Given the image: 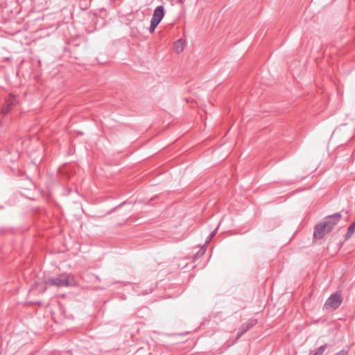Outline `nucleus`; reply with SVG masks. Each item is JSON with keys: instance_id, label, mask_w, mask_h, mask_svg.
Returning a JSON list of instances; mask_svg holds the SVG:
<instances>
[{"instance_id": "f257e3e1", "label": "nucleus", "mask_w": 355, "mask_h": 355, "mask_svg": "<svg viewBox=\"0 0 355 355\" xmlns=\"http://www.w3.org/2000/svg\"><path fill=\"white\" fill-rule=\"evenodd\" d=\"M44 283L46 285L56 287H69L78 285L74 276L70 273H62L56 277L48 278Z\"/></svg>"}, {"instance_id": "f03ea898", "label": "nucleus", "mask_w": 355, "mask_h": 355, "mask_svg": "<svg viewBox=\"0 0 355 355\" xmlns=\"http://www.w3.org/2000/svg\"><path fill=\"white\" fill-rule=\"evenodd\" d=\"M343 297L340 291H336L331 294L326 300L323 309L334 311L342 304Z\"/></svg>"}, {"instance_id": "7ed1b4c3", "label": "nucleus", "mask_w": 355, "mask_h": 355, "mask_svg": "<svg viewBox=\"0 0 355 355\" xmlns=\"http://www.w3.org/2000/svg\"><path fill=\"white\" fill-rule=\"evenodd\" d=\"M340 218V213H335L326 217L323 223L326 225L327 230H329L331 232L333 227L338 223Z\"/></svg>"}, {"instance_id": "20e7f679", "label": "nucleus", "mask_w": 355, "mask_h": 355, "mask_svg": "<svg viewBox=\"0 0 355 355\" xmlns=\"http://www.w3.org/2000/svg\"><path fill=\"white\" fill-rule=\"evenodd\" d=\"M330 230H327L326 225L323 222L316 225L313 232V237L315 239H320L323 238L326 233L329 232Z\"/></svg>"}, {"instance_id": "39448f33", "label": "nucleus", "mask_w": 355, "mask_h": 355, "mask_svg": "<svg viewBox=\"0 0 355 355\" xmlns=\"http://www.w3.org/2000/svg\"><path fill=\"white\" fill-rule=\"evenodd\" d=\"M257 323V319H250L245 323L243 324L241 328V331L238 332V334L236 336V340L239 339L246 331L250 329Z\"/></svg>"}, {"instance_id": "423d86ee", "label": "nucleus", "mask_w": 355, "mask_h": 355, "mask_svg": "<svg viewBox=\"0 0 355 355\" xmlns=\"http://www.w3.org/2000/svg\"><path fill=\"white\" fill-rule=\"evenodd\" d=\"M164 8L163 6H158L156 7L153 12L151 20L155 21L157 23H160L164 16Z\"/></svg>"}, {"instance_id": "0eeeda50", "label": "nucleus", "mask_w": 355, "mask_h": 355, "mask_svg": "<svg viewBox=\"0 0 355 355\" xmlns=\"http://www.w3.org/2000/svg\"><path fill=\"white\" fill-rule=\"evenodd\" d=\"M15 101V97L13 95L10 94L8 98L6 100V106L4 107L3 108H2V110H1L2 113L3 114H6L10 112L12 107L14 105Z\"/></svg>"}, {"instance_id": "6e6552de", "label": "nucleus", "mask_w": 355, "mask_h": 355, "mask_svg": "<svg viewBox=\"0 0 355 355\" xmlns=\"http://www.w3.org/2000/svg\"><path fill=\"white\" fill-rule=\"evenodd\" d=\"M175 52L178 53H180L184 51V42L182 39H179L175 43L174 46Z\"/></svg>"}, {"instance_id": "1a4fd4ad", "label": "nucleus", "mask_w": 355, "mask_h": 355, "mask_svg": "<svg viewBox=\"0 0 355 355\" xmlns=\"http://www.w3.org/2000/svg\"><path fill=\"white\" fill-rule=\"evenodd\" d=\"M354 232H355V228L354 227H352L351 225H349V227L347 228V233L345 234V240L349 239L352 236V235L354 234Z\"/></svg>"}, {"instance_id": "9d476101", "label": "nucleus", "mask_w": 355, "mask_h": 355, "mask_svg": "<svg viewBox=\"0 0 355 355\" xmlns=\"http://www.w3.org/2000/svg\"><path fill=\"white\" fill-rule=\"evenodd\" d=\"M327 347V344H324L319 347L315 352L316 355H322Z\"/></svg>"}, {"instance_id": "9b49d317", "label": "nucleus", "mask_w": 355, "mask_h": 355, "mask_svg": "<svg viewBox=\"0 0 355 355\" xmlns=\"http://www.w3.org/2000/svg\"><path fill=\"white\" fill-rule=\"evenodd\" d=\"M159 23L155 22V21H150V25L149 27V31L150 33H153L155 31V29L158 26Z\"/></svg>"}, {"instance_id": "f8f14e48", "label": "nucleus", "mask_w": 355, "mask_h": 355, "mask_svg": "<svg viewBox=\"0 0 355 355\" xmlns=\"http://www.w3.org/2000/svg\"><path fill=\"white\" fill-rule=\"evenodd\" d=\"M205 248H202L196 254V256L198 257H200V256H202L205 253Z\"/></svg>"}, {"instance_id": "ddd939ff", "label": "nucleus", "mask_w": 355, "mask_h": 355, "mask_svg": "<svg viewBox=\"0 0 355 355\" xmlns=\"http://www.w3.org/2000/svg\"><path fill=\"white\" fill-rule=\"evenodd\" d=\"M347 354H348L347 350L342 349L334 355H347Z\"/></svg>"}, {"instance_id": "4468645a", "label": "nucleus", "mask_w": 355, "mask_h": 355, "mask_svg": "<svg viewBox=\"0 0 355 355\" xmlns=\"http://www.w3.org/2000/svg\"><path fill=\"white\" fill-rule=\"evenodd\" d=\"M216 230H215L214 231H213L210 234H209V239L207 241V242H209L211 238L216 234Z\"/></svg>"}, {"instance_id": "2eb2a0df", "label": "nucleus", "mask_w": 355, "mask_h": 355, "mask_svg": "<svg viewBox=\"0 0 355 355\" xmlns=\"http://www.w3.org/2000/svg\"><path fill=\"white\" fill-rule=\"evenodd\" d=\"M350 225L355 228V220Z\"/></svg>"}]
</instances>
